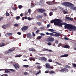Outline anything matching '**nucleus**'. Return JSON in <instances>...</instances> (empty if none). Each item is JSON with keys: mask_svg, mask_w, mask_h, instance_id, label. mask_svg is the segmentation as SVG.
<instances>
[{"mask_svg": "<svg viewBox=\"0 0 76 76\" xmlns=\"http://www.w3.org/2000/svg\"><path fill=\"white\" fill-rule=\"evenodd\" d=\"M63 21L60 19H55L54 20H51L50 22L51 23H54L55 25H58L59 27H63V25L64 23H61Z\"/></svg>", "mask_w": 76, "mask_h": 76, "instance_id": "f257e3e1", "label": "nucleus"}, {"mask_svg": "<svg viewBox=\"0 0 76 76\" xmlns=\"http://www.w3.org/2000/svg\"><path fill=\"white\" fill-rule=\"evenodd\" d=\"M63 25H65V28H68V29H71L73 30V31H75L76 30V27L70 24H67L65 23H64Z\"/></svg>", "mask_w": 76, "mask_h": 76, "instance_id": "f03ea898", "label": "nucleus"}, {"mask_svg": "<svg viewBox=\"0 0 76 76\" xmlns=\"http://www.w3.org/2000/svg\"><path fill=\"white\" fill-rule=\"evenodd\" d=\"M53 33H54L55 34H54ZM46 34L48 35H50V36H53L55 37H58L61 35L60 33H58L56 32H53V33H50L47 32L46 33Z\"/></svg>", "mask_w": 76, "mask_h": 76, "instance_id": "7ed1b4c3", "label": "nucleus"}, {"mask_svg": "<svg viewBox=\"0 0 76 76\" xmlns=\"http://www.w3.org/2000/svg\"><path fill=\"white\" fill-rule=\"evenodd\" d=\"M61 4L67 7H73V6H74L73 4L67 2H63Z\"/></svg>", "mask_w": 76, "mask_h": 76, "instance_id": "20e7f679", "label": "nucleus"}, {"mask_svg": "<svg viewBox=\"0 0 76 76\" xmlns=\"http://www.w3.org/2000/svg\"><path fill=\"white\" fill-rule=\"evenodd\" d=\"M28 26H26L23 27L21 28V29L23 32H25L28 29Z\"/></svg>", "mask_w": 76, "mask_h": 76, "instance_id": "39448f33", "label": "nucleus"}, {"mask_svg": "<svg viewBox=\"0 0 76 76\" xmlns=\"http://www.w3.org/2000/svg\"><path fill=\"white\" fill-rule=\"evenodd\" d=\"M46 66V68H48V69H53L54 68L53 66H50V65L49 64L47 63L45 64Z\"/></svg>", "mask_w": 76, "mask_h": 76, "instance_id": "423d86ee", "label": "nucleus"}, {"mask_svg": "<svg viewBox=\"0 0 76 76\" xmlns=\"http://www.w3.org/2000/svg\"><path fill=\"white\" fill-rule=\"evenodd\" d=\"M60 72H64V73H66L69 72V70L66 68H63L62 69L60 70Z\"/></svg>", "mask_w": 76, "mask_h": 76, "instance_id": "0eeeda50", "label": "nucleus"}, {"mask_svg": "<svg viewBox=\"0 0 76 76\" xmlns=\"http://www.w3.org/2000/svg\"><path fill=\"white\" fill-rule=\"evenodd\" d=\"M10 26V25L9 24H7L2 26V28L3 29H6L7 28H9Z\"/></svg>", "mask_w": 76, "mask_h": 76, "instance_id": "6e6552de", "label": "nucleus"}, {"mask_svg": "<svg viewBox=\"0 0 76 76\" xmlns=\"http://www.w3.org/2000/svg\"><path fill=\"white\" fill-rule=\"evenodd\" d=\"M8 70H10V71H12V72H14V71H15L13 69H6V70H5V73H11V72H10Z\"/></svg>", "mask_w": 76, "mask_h": 76, "instance_id": "1a4fd4ad", "label": "nucleus"}, {"mask_svg": "<svg viewBox=\"0 0 76 76\" xmlns=\"http://www.w3.org/2000/svg\"><path fill=\"white\" fill-rule=\"evenodd\" d=\"M48 42H49V41H50L51 42H53L54 41V39L53 37H49L48 38Z\"/></svg>", "mask_w": 76, "mask_h": 76, "instance_id": "9d476101", "label": "nucleus"}, {"mask_svg": "<svg viewBox=\"0 0 76 76\" xmlns=\"http://www.w3.org/2000/svg\"><path fill=\"white\" fill-rule=\"evenodd\" d=\"M40 58L41 60H44L45 61H47V59L45 57H39V59L40 60Z\"/></svg>", "mask_w": 76, "mask_h": 76, "instance_id": "9b49d317", "label": "nucleus"}, {"mask_svg": "<svg viewBox=\"0 0 76 76\" xmlns=\"http://www.w3.org/2000/svg\"><path fill=\"white\" fill-rule=\"evenodd\" d=\"M13 51H15V48H12L11 49H9L8 51L7 52V54H9L10 53Z\"/></svg>", "mask_w": 76, "mask_h": 76, "instance_id": "f8f14e48", "label": "nucleus"}, {"mask_svg": "<svg viewBox=\"0 0 76 76\" xmlns=\"http://www.w3.org/2000/svg\"><path fill=\"white\" fill-rule=\"evenodd\" d=\"M46 3L48 5H53V4H54V3L51 1H47Z\"/></svg>", "mask_w": 76, "mask_h": 76, "instance_id": "ddd939ff", "label": "nucleus"}, {"mask_svg": "<svg viewBox=\"0 0 76 76\" xmlns=\"http://www.w3.org/2000/svg\"><path fill=\"white\" fill-rule=\"evenodd\" d=\"M28 50H29V51H32L33 52H35L36 51V50L34 49V48H30L28 49Z\"/></svg>", "mask_w": 76, "mask_h": 76, "instance_id": "4468645a", "label": "nucleus"}, {"mask_svg": "<svg viewBox=\"0 0 76 76\" xmlns=\"http://www.w3.org/2000/svg\"><path fill=\"white\" fill-rule=\"evenodd\" d=\"M34 1H32L31 2V8H32V7H35V6L36 5V4L33 2Z\"/></svg>", "mask_w": 76, "mask_h": 76, "instance_id": "2eb2a0df", "label": "nucleus"}, {"mask_svg": "<svg viewBox=\"0 0 76 76\" xmlns=\"http://www.w3.org/2000/svg\"><path fill=\"white\" fill-rule=\"evenodd\" d=\"M27 36L28 38H31L32 37V34H31V33H28L27 34Z\"/></svg>", "mask_w": 76, "mask_h": 76, "instance_id": "dca6fc26", "label": "nucleus"}, {"mask_svg": "<svg viewBox=\"0 0 76 76\" xmlns=\"http://www.w3.org/2000/svg\"><path fill=\"white\" fill-rule=\"evenodd\" d=\"M39 10L41 13H45V11H46L45 10H42L41 9H39Z\"/></svg>", "mask_w": 76, "mask_h": 76, "instance_id": "f3484780", "label": "nucleus"}, {"mask_svg": "<svg viewBox=\"0 0 76 76\" xmlns=\"http://www.w3.org/2000/svg\"><path fill=\"white\" fill-rule=\"evenodd\" d=\"M14 66L16 69H17V68H19V65L16 64H15V65H14Z\"/></svg>", "mask_w": 76, "mask_h": 76, "instance_id": "a211bd4d", "label": "nucleus"}, {"mask_svg": "<svg viewBox=\"0 0 76 76\" xmlns=\"http://www.w3.org/2000/svg\"><path fill=\"white\" fill-rule=\"evenodd\" d=\"M69 56V55L67 54H65L64 55H61L60 56L61 57H68Z\"/></svg>", "mask_w": 76, "mask_h": 76, "instance_id": "6ab92c4d", "label": "nucleus"}, {"mask_svg": "<svg viewBox=\"0 0 76 76\" xmlns=\"http://www.w3.org/2000/svg\"><path fill=\"white\" fill-rule=\"evenodd\" d=\"M64 48H70V46H68V45H66L64 46Z\"/></svg>", "mask_w": 76, "mask_h": 76, "instance_id": "aec40b11", "label": "nucleus"}, {"mask_svg": "<svg viewBox=\"0 0 76 76\" xmlns=\"http://www.w3.org/2000/svg\"><path fill=\"white\" fill-rule=\"evenodd\" d=\"M22 56V55H17L16 56H15V57H21V56Z\"/></svg>", "mask_w": 76, "mask_h": 76, "instance_id": "412c9836", "label": "nucleus"}, {"mask_svg": "<svg viewBox=\"0 0 76 76\" xmlns=\"http://www.w3.org/2000/svg\"><path fill=\"white\" fill-rule=\"evenodd\" d=\"M48 31H50V32H54V31H54V30L53 29H48Z\"/></svg>", "mask_w": 76, "mask_h": 76, "instance_id": "4be33fe9", "label": "nucleus"}, {"mask_svg": "<svg viewBox=\"0 0 76 76\" xmlns=\"http://www.w3.org/2000/svg\"><path fill=\"white\" fill-rule=\"evenodd\" d=\"M7 35H8L9 36H12V34L10 33H7Z\"/></svg>", "mask_w": 76, "mask_h": 76, "instance_id": "5701e85b", "label": "nucleus"}, {"mask_svg": "<svg viewBox=\"0 0 76 76\" xmlns=\"http://www.w3.org/2000/svg\"><path fill=\"white\" fill-rule=\"evenodd\" d=\"M33 18H31L30 17H28L27 18V19L28 20H32Z\"/></svg>", "mask_w": 76, "mask_h": 76, "instance_id": "b1692460", "label": "nucleus"}, {"mask_svg": "<svg viewBox=\"0 0 76 76\" xmlns=\"http://www.w3.org/2000/svg\"><path fill=\"white\" fill-rule=\"evenodd\" d=\"M30 61H32V60H33L34 61H35V59L34 60V58H33L32 57L30 58Z\"/></svg>", "mask_w": 76, "mask_h": 76, "instance_id": "393cba45", "label": "nucleus"}, {"mask_svg": "<svg viewBox=\"0 0 76 76\" xmlns=\"http://www.w3.org/2000/svg\"><path fill=\"white\" fill-rule=\"evenodd\" d=\"M20 16H17L16 17V20H19V19H20Z\"/></svg>", "mask_w": 76, "mask_h": 76, "instance_id": "a878e982", "label": "nucleus"}, {"mask_svg": "<svg viewBox=\"0 0 76 76\" xmlns=\"http://www.w3.org/2000/svg\"><path fill=\"white\" fill-rule=\"evenodd\" d=\"M53 15V13L52 12H50L49 13V15L50 16H52Z\"/></svg>", "mask_w": 76, "mask_h": 76, "instance_id": "bb28decb", "label": "nucleus"}, {"mask_svg": "<svg viewBox=\"0 0 76 76\" xmlns=\"http://www.w3.org/2000/svg\"><path fill=\"white\" fill-rule=\"evenodd\" d=\"M18 8L19 9H20L22 8V5H19L18 6Z\"/></svg>", "mask_w": 76, "mask_h": 76, "instance_id": "cd10ccee", "label": "nucleus"}, {"mask_svg": "<svg viewBox=\"0 0 76 76\" xmlns=\"http://www.w3.org/2000/svg\"><path fill=\"white\" fill-rule=\"evenodd\" d=\"M63 45L61 43H59L58 45V47H60V46H62Z\"/></svg>", "mask_w": 76, "mask_h": 76, "instance_id": "c85d7f7f", "label": "nucleus"}, {"mask_svg": "<svg viewBox=\"0 0 76 76\" xmlns=\"http://www.w3.org/2000/svg\"><path fill=\"white\" fill-rule=\"evenodd\" d=\"M65 67H66V68H68L69 69V68H70V66H68L67 65H66L65 66Z\"/></svg>", "mask_w": 76, "mask_h": 76, "instance_id": "c756f323", "label": "nucleus"}, {"mask_svg": "<svg viewBox=\"0 0 76 76\" xmlns=\"http://www.w3.org/2000/svg\"><path fill=\"white\" fill-rule=\"evenodd\" d=\"M50 74H53V73H54L55 72H54L53 71H51L50 72Z\"/></svg>", "mask_w": 76, "mask_h": 76, "instance_id": "7c9ffc66", "label": "nucleus"}, {"mask_svg": "<svg viewBox=\"0 0 76 76\" xmlns=\"http://www.w3.org/2000/svg\"><path fill=\"white\" fill-rule=\"evenodd\" d=\"M42 37V36H40L38 37V39H40Z\"/></svg>", "mask_w": 76, "mask_h": 76, "instance_id": "2f4dec72", "label": "nucleus"}, {"mask_svg": "<svg viewBox=\"0 0 76 76\" xmlns=\"http://www.w3.org/2000/svg\"><path fill=\"white\" fill-rule=\"evenodd\" d=\"M14 26H19V25L18 24H15V25H14Z\"/></svg>", "mask_w": 76, "mask_h": 76, "instance_id": "473e14b6", "label": "nucleus"}, {"mask_svg": "<svg viewBox=\"0 0 76 76\" xmlns=\"http://www.w3.org/2000/svg\"><path fill=\"white\" fill-rule=\"evenodd\" d=\"M6 15L7 16H9V13L7 12H6Z\"/></svg>", "mask_w": 76, "mask_h": 76, "instance_id": "72a5a7b5", "label": "nucleus"}, {"mask_svg": "<svg viewBox=\"0 0 76 76\" xmlns=\"http://www.w3.org/2000/svg\"><path fill=\"white\" fill-rule=\"evenodd\" d=\"M23 67H26V68H27L28 67H29V66L24 65L23 66Z\"/></svg>", "mask_w": 76, "mask_h": 76, "instance_id": "f704fd0d", "label": "nucleus"}, {"mask_svg": "<svg viewBox=\"0 0 76 76\" xmlns=\"http://www.w3.org/2000/svg\"><path fill=\"white\" fill-rule=\"evenodd\" d=\"M43 17V16H42V15H39V18H40V19H42V18Z\"/></svg>", "mask_w": 76, "mask_h": 76, "instance_id": "c9c22d12", "label": "nucleus"}, {"mask_svg": "<svg viewBox=\"0 0 76 76\" xmlns=\"http://www.w3.org/2000/svg\"><path fill=\"white\" fill-rule=\"evenodd\" d=\"M24 75H28V72H24Z\"/></svg>", "mask_w": 76, "mask_h": 76, "instance_id": "e433bc0d", "label": "nucleus"}, {"mask_svg": "<svg viewBox=\"0 0 76 76\" xmlns=\"http://www.w3.org/2000/svg\"><path fill=\"white\" fill-rule=\"evenodd\" d=\"M4 43H2L1 45V47H3V46H4Z\"/></svg>", "mask_w": 76, "mask_h": 76, "instance_id": "4c0bfd02", "label": "nucleus"}, {"mask_svg": "<svg viewBox=\"0 0 76 76\" xmlns=\"http://www.w3.org/2000/svg\"><path fill=\"white\" fill-rule=\"evenodd\" d=\"M42 23L40 22H38V25L39 26H41V25Z\"/></svg>", "mask_w": 76, "mask_h": 76, "instance_id": "58836bf2", "label": "nucleus"}, {"mask_svg": "<svg viewBox=\"0 0 76 76\" xmlns=\"http://www.w3.org/2000/svg\"><path fill=\"white\" fill-rule=\"evenodd\" d=\"M42 50L43 51H48V50L47 49H42Z\"/></svg>", "mask_w": 76, "mask_h": 76, "instance_id": "ea45409f", "label": "nucleus"}, {"mask_svg": "<svg viewBox=\"0 0 76 76\" xmlns=\"http://www.w3.org/2000/svg\"><path fill=\"white\" fill-rule=\"evenodd\" d=\"M32 34L33 36V37H35V34L34 33V32H32Z\"/></svg>", "mask_w": 76, "mask_h": 76, "instance_id": "a19ab883", "label": "nucleus"}, {"mask_svg": "<svg viewBox=\"0 0 76 76\" xmlns=\"http://www.w3.org/2000/svg\"><path fill=\"white\" fill-rule=\"evenodd\" d=\"M70 18L69 17H67L65 18V19H67V20H69Z\"/></svg>", "mask_w": 76, "mask_h": 76, "instance_id": "79ce46f5", "label": "nucleus"}, {"mask_svg": "<svg viewBox=\"0 0 76 76\" xmlns=\"http://www.w3.org/2000/svg\"><path fill=\"white\" fill-rule=\"evenodd\" d=\"M28 15V12H25V16H26V15Z\"/></svg>", "mask_w": 76, "mask_h": 76, "instance_id": "37998d69", "label": "nucleus"}, {"mask_svg": "<svg viewBox=\"0 0 76 76\" xmlns=\"http://www.w3.org/2000/svg\"><path fill=\"white\" fill-rule=\"evenodd\" d=\"M50 24H48L47 25V28H48L49 27H50Z\"/></svg>", "mask_w": 76, "mask_h": 76, "instance_id": "c03bdc74", "label": "nucleus"}, {"mask_svg": "<svg viewBox=\"0 0 76 76\" xmlns=\"http://www.w3.org/2000/svg\"><path fill=\"white\" fill-rule=\"evenodd\" d=\"M28 13H29V14L31 13V9H29L28 10Z\"/></svg>", "mask_w": 76, "mask_h": 76, "instance_id": "a18cd8bd", "label": "nucleus"}, {"mask_svg": "<svg viewBox=\"0 0 76 76\" xmlns=\"http://www.w3.org/2000/svg\"><path fill=\"white\" fill-rule=\"evenodd\" d=\"M73 66L74 67H76V64H73Z\"/></svg>", "mask_w": 76, "mask_h": 76, "instance_id": "49530a36", "label": "nucleus"}, {"mask_svg": "<svg viewBox=\"0 0 76 76\" xmlns=\"http://www.w3.org/2000/svg\"><path fill=\"white\" fill-rule=\"evenodd\" d=\"M48 61L49 62H52L53 61L51 59H49L48 60Z\"/></svg>", "mask_w": 76, "mask_h": 76, "instance_id": "de8ad7c7", "label": "nucleus"}, {"mask_svg": "<svg viewBox=\"0 0 76 76\" xmlns=\"http://www.w3.org/2000/svg\"><path fill=\"white\" fill-rule=\"evenodd\" d=\"M3 18H4L3 17L0 18V21H1V20H3Z\"/></svg>", "mask_w": 76, "mask_h": 76, "instance_id": "09e8293b", "label": "nucleus"}, {"mask_svg": "<svg viewBox=\"0 0 76 76\" xmlns=\"http://www.w3.org/2000/svg\"><path fill=\"white\" fill-rule=\"evenodd\" d=\"M48 45H51V43L50 42H49L48 43Z\"/></svg>", "mask_w": 76, "mask_h": 76, "instance_id": "8fccbe9b", "label": "nucleus"}, {"mask_svg": "<svg viewBox=\"0 0 76 76\" xmlns=\"http://www.w3.org/2000/svg\"><path fill=\"white\" fill-rule=\"evenodd\" d=\"M64 39H65L66 40H69V39H68V38L66 37H64Z\"/></svg>", "mask_w": 76, "mask_h": 76, "instance_id": "3c124183", "label": "nucleus"}, {"mask_svg": "<svg viewBox=\"0 0 76 76\" xmlns=\"http://www.w3.org/2000/svg\"><path fill=\"white\" fill-rule=\"evenodd\" d=\"M17 34L18 35H21V33L20 32H18Z\"/></svg>", "mask_w": 76, "mask_h": 76, "instance_id": "603ef678", "label": "nucleus"}, {"mask_svg": "<svg viewBox=\"0 0 76 76\" xmlns=\"http://www.w3.org/2000/svg\"><path fill=\"white\" fill-rule=\"evenodd\" d=\"M20 16H21V17L23 16V13H21L20 14Z\"/></svg>", "mask_w": 76, "mask_h": 76, "instance_id": "864d4df0", "label": "nucleus"}, {"mask_svg": "<svg viewBox=\"0 0 76 76\" xmlns=\"http://www.w3.org/2000/svg\"><path fill=\"white\" fill-rule=\"evenodd\" d=\"M49 71H46L45 72V73H48Z\"/></svg>", "mask_w": 76, "mask_h": 76, "instance_id": "5fc2aeb1", "label": "nucleus"}, {"mask_svg": "<svg viewBox=\"0 0 76 76\" xmlns=\"http://www.w3.org/2000/svg\"><path fill=\"white\" fill-rule=\"evenodd\" d=\"M24 18V19H28V18H27V16H25Z\"/></svg>", "mask_w": 76, "mask_h": 76, "instance_id": "6e6d98bb", "label": "nucleus"}, {"mask_svg": "<svg viewBox=\"0 0 76 76\" xmlns=\"http://www.w3.org/2000/svg\"><path fill=\"white\" fill-rule=\"evenodd\" d=\"M43 14L44 16H47V14H46V13H44Z\"/></svg>", "mask_w": 76, "mask_h": 76, "instance_id": "4d7b16f0", "label": "nucleus"}, {"mask_svg": "<svg viewBox=\"0 0 76 76\" xmlns=\"http://www.w3.org/2000/svg\"><path fill=\"white\" fill-rule=\"evenodd\" d=\"M38 30H37L36 31V34H38Z\"/></svg>", "mask_w": 76, "mask_h": 76, "instance_id": "13d9d810", "label": "nucleus"}, {"mask_svg": "<svg viewBox=\"0 0 76 76\" xmlns=\"http://www.w3.org/2000/svg\"><path fill=\"white\" fill-rule=\"evenodd\" d=\"M13 10H16V7H15L14 8H13Z\"/></svg>", "mask_w": 76, "mask_h": 76, "instance_id": "bf43d9fd", "label": "nucleus"}, {"mask_svg": "<svg viewBox=\"0 0 76 76\" xmlns=\"http://www.w3.org/2000/svg\"><path fill=\"white\" fill-rule=\"evenodd\" d=\"M69 20H71L72 21L73 20V19L71 18H69Z\"/></svg>", "mask_w": 76, "mask_h": 76, "instance_id": "052dcab7", "label": "nucleus"}, {"mask_svg": "<svg viewBox=\"0 0 76 76\" xmlns=\"http://www.w3.org/2000/svg\"><path fill=\"white\" fill-rule=\"evenodd\" d=\"M41 68V67L40 66H38V69H40Z\"/></svg>", "mask_w": 76, "mask_h": 76, "instance_id": "680f3d73", "label": "nucleus"}, {"mask_svg": "<svg viewBox=\"0 0 76 76\" xmlns=\"http://www.w3.org/2000/svg\"><path fill=\"white\" fill-rule=\"evenodd\" d=\"M73 9H74V10H76V7H74Z\"/></svg>", "mask_w": 76, "mask_h": 76, "instance_id": "e2e57ef3", "label": "nucleus"}, {"mask_svg": "<svg viewBox=\"0 0 76 76\" xmlns=\"http://www.w3.org/2000/svg\"><path fill=\"white\" fill-rule=\"evenodd\" d=\"M55 43H56V44H57V43H58V41H57V40L56 41Z\"/></svg>", "mask_w": 76, "mask_h": 76, "instance_id": "0e129e2a", "label": "nucleus"}, {"mask_svg": "<svg viewBox=\"0 0 76 76\" xmlns=\"http://www.w3.org/2000/svg\"><path fill=\"white\" fill-rule=\"evenodd\" d=\"M63 12L65 13H66V11H65V10L63 11Z\"/></svg>", "mask_w": 76, "mask_h": 76, "instance_id": "69168bd1", "label": "nucleus"}, {"mask_svg": "<svg viewBox=\"0 0 76 76\" xmlns=\"http://www.w3.org/2000/svg\"><path fill=\"white\" fill-rule=\"evenodd\" d=\"M41 73V70H39V72H38V74H39V73Z\"/></svg>", "mask_w": 76, "mask_h": 76, "instance_id": "338daca9", "label": "nucleus"}, {"mask_svg": "<svg viewBox=\"0 0 76 76\" xmlns=\"http://www.w3.org/2000/svg\"><path fill=\"white\" fill-rule=\"evenodd\" d=\"M5 76H8V75H7V74H4Z\"/></svg>", "mask_w": 76, "mask_h": 76, "instance_id": "774afa93", "label": "nucleus"}]
</instances>
